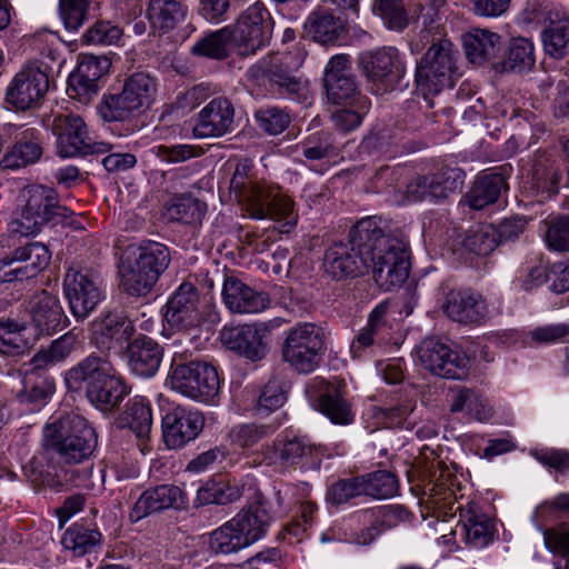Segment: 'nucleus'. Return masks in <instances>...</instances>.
I'll return each instance as SVG.
<instances>
[{
	"label": "nucleus",
	"mask_w": 569,
	"mask_h": 569,
	"mask_svg": "<svg viewBox=\"0 0 569 569\" xmlns=\"http://www.w3.org/2000/svg\"><path fill=\"white\" fill-rule=\"evenodd\" d=\"M322 269L336 281L355 279L372 270L383 290L400 287L409 276V258L403 241L387 236L375 217L358 221L350 243L337 242L323 254Z\"/></svg>",
	"instance_id": "1"
},
{
	"label": "nucleus",
	"mask_w": 569,
	"mask_h": 569,
	"mask_svg": "<svg viewBox=\"0 0 569 569\" xmlns=\"http://www.w3.org/2000/svg\"><path fill=\"white\" fill-rule=\"evenodd\" d=\"M420 40L429 47L417 61L416 83L423 93L437 94L453 86L459 51L449 38L439 32L422 30Z\"/></svg>",
	"instance_id": "2"
},
{
	"label": "nucleus",
	"mask_w": 569,
	"mask_h": 569,
	"mask_svg": "<svg viewBox=\"0 0 569 569\" xmlns=\"http://www.w3.org/2000/svg\"><path fill=\"white\" fill-rule=\"evenodd\" d=\"M43 447L56 452L70 465L88 459L97 446V435L86 419L66 415L48 423L43 429Z\"/></svg>",
	"instance_id": "3"
},
{
	"label": "nucleus",
	"mask_w": 569,
	"mask_h": 569,
	"mask_svg": "<svg viewBox=\"0 0 569 569\" xmlns=\"http://www.w3.org/2000/svg\"><path fill=\"white\" fill-rule=\"evenodd\" d=\"M170 263L168 248L157 241H146L132 248L121 263V287L131 296H146Z\"/></svg>",
	"instance_id": "4"
},
{
	"label": "nucleus",
	"mask_w": 569,
	"mask_h": 569,
	"mask_svg": "<svg viewBox=\"0 0 569 569\" xmlns=\"http://www.w3.org/2000/svg\"><path fill=\"white\" fill-rule=\"evenodd\" d=\"M56 190L34 184L21 190L8 231L19 237L36 236L56 216H66Z\"/></svg>",
	"instance_id": "5"
},
{
	"label": "nucleus",
	"mask_w": 569,
	"mask_h": 569,
	"mask_svg": "<svg viewBox=\"0 0 569 569\" xmlns=\"http://www.w3.org/2000/svg\"><path fill=\"white\" fill-rule=\"evenodd\" d=\"M157 83L144 72H136L124 80L118 94L104 96L97 107L104 121H124L151 107Z\"/></svg>",
	"instance_id": "6"
},
{
	"label": "nucleus",
	"mask_w": 569,
	"mask_h": 569,
	"mask_svg": "<svg viewBox=\"0 0 569 569\" xmlns=\"http://www.w3.org/2000/svg\"><path fill=\"white\" fill-rule=\"evenodd\" d=\"M167 385L187 398L206 403H214L221 389L216 367L198 360L177 363V353L167 376Z\"/></svg>",
	"instance_id": "7"
},
{
	"label": "nucleus",
	"mask_w": 569,
	"mask_h": 569,
	"mask_svg": "<svg viewBox=\"0 0 569 569\" xmlns=\"http://www.w3.org/2000/svg\"><path fill=\"white\" fill-rule=\"evenodd\" d=\"M325 330L310 322L290 328L287 332L282 357L299 372H312L320 363L325 350Z\"/></svg>",
	"instance_id": "8"
},
{
	"label": "nucleus",
	"mask_w": 569,
	"mask_h": 569,
	"mask_svg": "<svg viewBox=\"0 0 569 569\" xmlns=\"http://www.w3.org/2000/svg\"><path fill=\"white\" fill-rule=\"evenodd\" d=\"M49 90V67L33 59L12 77L6 90V101L17 110L37 107Z\"/></svg>",
	"instance_id": "9"
},
{
	"label": "nucleus",
	"mask_w": 569,
	"mask_h": 569,
	"mask_svg": "<svg viewBox=\"0 0 569 569\" xmlns=\"http://www.w3.org/2000/svg\"><path fill=\"white\" fill-rule=\"evenodd\" d=\"M52 132L56 136L57 152L62 158L106 153L110 149L109 143L96 140L82 118L72 113L56 116Z\"/></svg>",
	"instance_id": "10"
},
{
	"label": "nucleus",
	"mask_w": 569,
	"mask_h": 569,
	"mask_svg": "<svg viewBox=\"0 0 569 569\" xmlns=\"http://www.w3.org/2000/svg\"><path fill=\"white\" fill-rule=\"evenodd\" d=\"M272 29L269 11L262 2L257 1L242 12L230 34L241 54H251L269 41Z\"/></svg>",
	"instance_id": "11"
},
{
	"label": "nucleus",
	"mask_w": 569,
	"mask_h": 569,
	"mask_svg": "<svg viewBox=\"0 0 569 569\" xmlns=\"http://www.w3.org/2000/svg\"><path fill=\"white\" fill-rule=\"evenodd\" d=\"M249 171L248 164H238L230 181V190L251 218L266 219L279 190L266 182L252 180Z\"/></svg>",
	"instance_id": "12"
},
{
	"label": "nucleus",
	"mask_w": 569,
	"mask_h": 569,
	"mask_svg": "<svg viewBox=\"0 0 569 569\" xmlns=\"http://www.w3.org/2000/svg\"><path fill=\"white\" fill-rule=\"evenodd\" d=\"M166 320L178 332L196 338L202 323L201 302L191 283H181L167 303Z\"/></svg>",
	"instance_id": "13"
},
{
	"label": "nucleus",
	"mask_w": 569,
	"mask_h": 569,
	"mask_svg": "<svg viewBox=\"0 0 569 569\" xmlns=\"http://www.w3.org/2000/svg\"><path fill=\"white\" fill-rule=\"evenodd\" d=\"M419 359L431 373L446 379H463L470 369V359L436 339H426L419 348Z\"/></svg>",
	"instance_id": "14"
},
{
	"label": "nucleus",
	"mask_w": 569,
	"mask_h": 569,
	"mask_svg": "<svg viewBox=\"0 0 569 569\" xmlns=\"http://www.w3.org/2000/svg\"><path fill=\"white\" fill-rule=\"evenodd\" d=\"M443 312L453 321L480 326L500 313V308L489 303L479 292L452 290L442 305Z\"/></svg>",
	"instance_id": "15"
},
{
	"label": "nucleus",
	"mask_w": 569,
	"mask_h": 569,
	"mask_svg": "<svg viewBox=\"0 0 569 569\" xmlns=\"http://www.w3.org/2000/svg\"><path fill=\"white\" fill-rule=\"evenodd\" d=\"M359 62L367 79L386 89L393 88L406 73V64L393 47L362 52Z\"/></svg>",
	"instance_id": "16"
},
{
	"label": "nucleus",
	"mask_w": 569,
	"mask_h": 569,
	"mask_svg": "<svg viewBox=\"0 0 569 569\" xmlns=\"http://www.w3.org/2000/svg\"><path fill=\"white\" fill-rule=\"evenodd\" d=\"M50 260L51 252L41 242L19 247L11 256L0 259V282L13 278H32L46 269Z\"/></svg>",
	"instance_id": "17"
},
{
	"label": "nucleus",
	"mask_w": 569,
	"mask_h": 569,
	"mask_svg": "<svg viewBox=\"0 0 569 569\" xmlns=\"http://www.w3.org/2000/svg\"><path fill=\"white\" fill-rule=\"evenodd\" d=\"M299 66V59L295 58L291 53H276L251 66L248 70V74L253 79L270 77L289 94L305 97L308 92L307 83L291 74Z\"/></svg>",
	"instance_id": "18"
},
{
	"label": "nucleus",
	"mask_w": 569,
	"mask_h": 569,
	"mask_svg": "<svg viewBox=\"0 0 569 569\" xmlns=\"http://www.w3.org/2000/svg\"><path fill=\"white\" fill-rule=\"evenodd\" d=\"M270 331L263 323L224 327L221 330V341L230 350L250 359L259 361L267 353L266 339Z\"/></svg>",
	"instance_id": "19"
},
{
	"label": "nucleus",
	"mask_w": 569,
	"mask_h": 569,
	"mask_svg": "<svg viewBox=\"0 0 569 569\" xmlns=\"http://www.w3.org/2000/svg\"><path fill=\"white\" fill-rule=\"evenodd\" d=\"M234 108L226 98H214L194 117L192 134L196 138L222 137L233 130Z\"/></svg>",
	"instance_id": "20"
},
{
	"label": "nucleus",
	"mask_w": 569,
	"mask_h": 569,
	"mask_svg": "<svg viewBox=\"0 0 569 569\" xmlns=\"http://www.w3.org/2000/svg\"><path fill=\"white\" fill-rule=\"evenodd\" d=\"M63 291L72 315L78 319H84L101 300L97 282L89 274L73 269L64 276Z\"/></svg>",
	"instance_id": "21"
},
{
	"label": "nucleus",
	"mask_w": 569,
	"mask_h": 569,
	"mask_svg": "<svg viewBox=\"0 0 569 569\" xmlns=\"http://www.w3.org/2000/svg\"><path fill=\"white\" fill-rule=\"evenodd\" d=\"M463 173L458 168H442L440 172L417 177L407 186L409 201L446 198L449 192L461 188Z\"/></svg>",
	"instance_id": "22"
},
{
	"label": "nucleus",
	"mask_w": 569,
	"mask_h": 569,
	"mask_svg": "<svg viewBox=\"0 0 569 569\" xmlns=\"http://www.w3.org/2000/svg\"><path fill=\"white\" fill-rule=\"evenodd\" d=\"M203 426L204 419L199 411L177 407L162 419L164 442L169 448H180L196 439Z\"/></svg>",
	"instance_id": "23"
},
{
	"label": "nucleus",
	"mask_w": 569,
	"mask_h": 569,
	"mask_svg": "<svg viewBox=\"0 0 569 569\" xmlns=\"http://www.w3.org/2000/svg\"><path fill=\"white\" fill-rule=\"evenodd\" d=\"M187 506L184 491L174 485H160L144 490L130 511V520L138 522L149 515L166 509H182Z\"/></svg>",
	"instance_id": "24"
},
{
	"label": "nucleus",
	"mask_w": 569,
	"mask_h": 569,
	"mask_svg": "<svg viewBox=\"0 0 569 569\" xmlns=\"http://www.w3.org/2000/svg\"><path fill=\"white\" fill-rule=\"evenodd\" d=\"M133 332L131 320L121 311L102 313L91 323V340L98 348L121 347Z\"/></svg>",
	"instance_id": "25"
},
{
	"label": "nucleus",
	"mask_w": 569,
	"mask_h": 569,
	"mask_svg": "<svg viewBox=\"0 0 569 569\" xmlns=\"http://www.w3.org/2000/svg\"><path fill=\"white\" fill-rule=\"evenodd\" d=\"M28 311L31 318V332L36 339L40 335L50 336L62 325L63 310L58 298L47 291L36 293L29 301Z\"/></svg>",
	"instance_id": "26"
},
{
	"label": "nucleus",
	"mask_w": 569,
	"mask_h": 569,
	"mask_svg": "<svg viewBox=\"0 0 569 569\" xmlns=\"http://www.w3.org/2000/svg\"><path fill=\"white\" fill-rule=\"evenodd\" d=\"M273 517L267 501L257 495L254 499L239 511L231 520L248 546L257 542L268 531Z\"/></svg>",
	"instance_id": "27"
},
{
	"label": "nucleus",
	"mask_w": 569,
	"mask_h": 569,
	"mask_svg": "<svg viewBox=\"0 0 569 569\" xmlns=\"http://www.w3.org/2000/svg\"><path fill=\"white\" fill-rule=\"evenodd\" d=\"M226 307L236 313H258L269 306V298L257 292L234 277H228L222 287Z\"/></svg>",
	"instance_id": "28"
},
{
	"label": "nucleus",
	"mask_w": 569,
	"mask_h": 569,
	"mask_svg": "<svg viewBox=\"0 0 569 569\" xmlns=\"http://www.w3.org/2000/svg\"><path fill=\"white\" fill-rule=\"evenodd\" d=\"M321 455L322 448L307 437L281 435L274 442V461L279 460L282 466L305 463L308 459H315L312 465H317Z\"/></svg>",
	"instance_id": "29"
},
{
	"label": "nucleus",
	"mask_w": 569,
	"mask_h": 569,
	"mask_svg": "<svg viewBox=\"0 0 569 569\" xmlns=\"http://www.w3.org/2000/svg\"><path fill=\"white\" fill-rule=\"evenodd\" d=\"M163 351L152 339L137 338L128 348V366L132 373L150 378L159 370Z\"/></svg>",
	"instance_id": "30"
},
{
	"label": "nucleus",
	"mask_w": 569,
	"mask_h": 569,
	"mask_svg": "<svg viewBox=\"0 0 569 569\" xmlns=\"http://www.w3.org/2000/svg\"><path fill=\"white\" fill-rule=\"evenodd\" d=\"M114 370L106 358L90 355L66 372L64 381L69 390H79L84 383L88 390Z\"/></svg>",
	"instance_id": "31"
},
{
	"label": "nucleus",
	"mask_w": 569,
	"mask_h": 569,
	"mask_svg": "<svg viewBox=\"0 0 569 569\" xmlns=\"http://www.w3.org/2000/svg\"><path fill=\"white\" fill-rule=\"evenodd\" d=\"M460 519L466 542L472 548H483L493 540L495 529L489 517L480 512L476 505L468 503L461 509Z\"/></svg>",
	"instance_id": "32"
},
{
	"label": "nucleus",
	"mask_w": 569,
	"mask_h": 569,
	"mask_svg": "<svg viewBox=\"0 0 569 569\" xmlns=\"http://www.w3.org/2000/svg\"><path fill=\"white\" fill-rule=\"evenodd\" d=\"M501 37L487 29H475L463 38L467 58L481 64L497 56L501 48Z\"/></svg>",
	"instance_id": "33"
},
{
	"label": "nucleus",
	"mask_w": 569,
	"mask_h": 569,
	"mask_svg": "<svg viewBox=\"0 0 569 569\" xmlns=\"http://www.w3.org/2000/svg\"><path fill=\"white\" fill-rule=\"evenodd\" d=\"M118 426L130 429L141 441L146 440L152 428L150 402L143 397L131 399L127 409L120 415Z\"/></svg>",
	"instance_id": "34"
},
{
	"label": "nucleus",
	"mask_w": 569,
	"mask_h": 569,
	"mask_svg": "<svg viewBox=\"0 0 569 569\" xmlns=\"http://www.w3.org/2000/svg\"><path fill=\"white\" fill-rule=\"evenodd\" d=\"M207 212V204L189 194L172 197L163 208V217L171 222L184 224L201 223Z\"/></svg>",
	"instance_id": "35"
},
{
	"label": "nucleus",
	"mask_w": 569,
	"mask_h": 569,
	"mask_svg": "<svg viewBox=\"0 0 569 569\" xmlns=\"http://www.w3.org/2000/svg\"><path fill=\"white\" fill-rule=\"evenodd\" d=\"M242 495V486L237 480L221 478L209 480L202 485L196 495V502L199 506L227 505L238 500Z\"/></svg>",
	"instance_id": "36"
},
{
	"label": "nucleus",
	"mask_w": 569,
	"mask_h": 569,
	"mask_svg": "<svg viewBox=\"0 0 569 569\" xmlns=\"http://www.w3.org/2000/svg\"><path fill=\"white\" fill-rule=\"evenodd\" d=\"M533 43L522 37L512 38L507 47L503 59L496 64L500 72H522L535 64Z\"/></svg>",
	"instance_id": "37"
},
{
	"label": "nucleus",
	"mask_w": 569,
	"mask_h": 569,
	"mask_svg": "<svg viewBox=\"0 0 569 569\" xmlns=\"http://www.w3.org/2000/svg\"><path fill=\"white\" fill-rule=\"evenodd\" d=\"M126 395L127 389L116 370L87 390L89 401L102 410L117 406Z\"/></svg>",
	"instance_id": "38"
},
{
	"label": "nucleus",
	"mask_w": 569,
	"mask_h": 569,
	"mask_svg": "<svg viewBox=\"0 0 569 569\" xmlns=\"http://www.w3.org/2000/svg\"><path fill=\"white\" fill-rule=\"evenodd\" d=\"M340 22L328 9L316 8L305 21L306 33L315 41L329 43L338 38Z\"/></svg>",
	"instance_id": "39"
},
{
	"label": "nucleus",
	"mask_w": 569,
	"mask_h": 569,
	"mask_svg": "<svg viewBox=\"0 0 569 569\" xmlns=\"http://www.w3.org/2000/svg\"><path fill=\"white\" fill-rule=\"evenodd\" d=\"M101 533L91 527L82 523H74L69 527L61 539L64 549L70 550L76 557H82L92 552L101 542Z\"/></svg>",
	"instance_id": "40"
},
{
	"label": "nucleus",
	"mask_w": 569,
	"mask_h": 569,
	"mask_svg": "<svg viewBox=\"0 0 569 569\" xmlns=\"http://www.w3.org/2000/svg\"><path fill=\"white\" fill-rule=\"evenodd\" d=\"M184 8L174 0H150L147 17L154 29L172 30L184 19Z\"/></svg>",
	"instance_id": "41"
},
{
	"label": "nucleus",
	"mask_w": 569,
	"mask_h": 569,
	"mask_svg": "<svg viewBox=\"0 0 569 569\" xmlns=\"http://www.w3.org/2000/svg\"><path fill=\"white\" fill-rule=\"evenodd\" d=\"M503 186L505 179L501 174L489 173L479 177L467 194L468 204L472 209L480 210L495 203Z\"/></svg>",
	"instance_id": "42"
},
{
	"label": "nucleus",
	"mask_w": 569,
	"mask_h": 569,
	"mask_svg": "<svg viewBox=\"0 0 569 569\" xmlns=\"http://www.w3.org/2000/svg\"><path fill=\"white\" fill-rule=\"evenodd\" d=\"M36 341V335L26 323L7 321L0 323V352L14 355L23 351Z\"/></svg>",
	"instance_id": "43"
},
{
	"label": "nucleus",
	"mask_w": 569,
	"mask_h": 569,
	"mask_svg": "<svg viewBox=\"0 0 569 569\" xmlns=\"http://www.w3.org/2000/svg\"><path fill=\"white\" fill-rule=\"evenodd\" d=\"M542 43L546 53L556 59L566 56L569 49V16L562 14L558 20L551 21L542 32Z\"/></svg>",
	"instance_id": "44"
},
{
	"label": "nucleus",
	"mask_w": 569,
	"mask_h": 569,
	"mask_svg": "<svg viewBox=\"0 0 569 569\" xmlns=\"http://www.w3.org/2000/svg\"><path fill=\"white\" fill-rule=\"evenodd\" d=\"M363 496L373 499H389L398 493L399 481L389 470H378L361 476Z\"/></svg>",
	"instance_id": "45"
},
{
	"label": "nucleus",
	"mask_w": 569,
	"mask_h": 569,
	"mask_svg": "<svg viewBox=\"0 0 569 569\" xmlns=\"http://www.w3.org/2000/svg\"><path fill=\"white\" fill-rule=\"evenodd\" d=\"M451 411H466L473 419L485 422L493 416V409L488 400L473 390H459L452 400Z\"/></svg>",
	"instance_id": "46"
},
{
	"label": "nucleus",
	"mask_w": 569,
	"mask_h": 569,
	"mask_svg": "<svg viewBox=\"0 0 569 569\" xmlns=\"http://www.w3.org/2000/svg\"><path fill=\"white\" fill-rule=\"evenodd\" d=\"M209 547L216 555H230L249 546L236 526L232 525V520H229L210 533Z\"/></svg>",
	"instance_id": "47"
},
{
	"label": "nucleus",
	"mask_w": 569,
	"mask_h": 569,
	"mask_svg": "<svg viewBox=\"0 0 569 569\" xmlns=\"http://www.w3.org/2000/svg\"><path fill=\"white\" fill-rule=\"evenodd\" d=\"M497 230L492 226L469 229L462 240L463 248L477 256H487L497 247Z\"/></svg>",
	"instance_id": "48"
},
{
	"label": "nucleus",
	"mask_w": 569,
	"mask_h": 569,
	"mask_svg": "<svg viewBox=\"0 0 569 569\" xmlns=\"http://www.w3.org/2000/svg\"><path fill=\"white\" fill-rule=\"evenodd\" d=\"M319 406L333 423L348 425L353 420L350 405L338 389L323 395L319 400Z\"/></svg>",
	"instance_id": "49"
},
{
	"label": "nucleus",
	"mask_w": 569,
	"mask_h": 569,
	"mask_svg": "<svg viewBox=\"0 0 569 569\" xmlns=\"http://www.w3.org/2000/svg\"><path fill=\"white\" fill-rule=\"evenodd\" d=\"M273 431L270 425L241 423L231 428L229 438L233 445L244 449L257 445Z\"/></svg>",
	"instance_id": "50"
},
{
	"label": "nucleus",
	"mask_w": 569,
	"mask_h": 569,
	"mask_svg": "<svg viewBox=\"0 0 569 569\" xmlns=\"http://www.w3.org/2000/svg\"><path fill=\"white\" fill-rule=\"evenodd\" d=\"M228 40H231L230 30L228 28H223L199 40L192 47L191 51L197 56L223 59L228 54Z\"/></svg>",
	"instance_id": "51"
},
{
	"label": "nucleus",
	"mask_w": 569,
	"mask_h": 569,
	"mask_svg": "<svg viewBox=\"0 0 569 569\" xmlns=\"http://www.w3.org/2000/svg\"><path fill=\"white\" fill-rule=\"evenodd\" d=\"M41 147L37 141L23 138L13 146L3 161L6 167L21 168L38 161L41 157Z\"/></svg>",
	"instance_id": "52"
},
{
	"label": "nucleus",
	"mask_w": 569,
	"mask_h": 569,
	"mask_svg": "<svg viewBox=\"0 0 569 569\" xmlns=\"http://www.w3.org/2000/svg\"><path fill=\"white\" fill-rule=\"evenodd\" d=\"M328 98L333 103H350L358 102V97H362L355 81V77L335 79L331 77L329 82H325Z\"/></svg>",
	"instance_id": "53"
},
{
	"label": "nucleus",
	"mask_w": 569,
	"mask_h": 569,
	"mask_svg": "<svg viewBox=\"0 0 569 569\" xmlns=\"http://www.w3.org/2000/svg\"><path fill=\"white\" fill-rule=\"evenodd\" d=\"M527 339L531 345H551L569 341V323H551L528 331Z\"/></svg>",
	"instance_id": "54"
},
{
	"label": "nucleus",
	"mask_w": 569,
	"mask_h": 569,
	"mask_svg": "<svg viewBox=\"0 0 569 569\" xmlns=\"http://www.w3.org/2000/svg\"><path fill=\"white\" fill-rule=\"evenodd\" d=\"M373 10L389 29L401 30L408 23L401 0H376Z\"/></svg>",
	"instance_id": "55"
},
{
	"label": "nucleus",
	"mask_w": 569,
	"mask_h": 569,
	"mask_svg": "<svg viewBox=\"0 0 569 569\" xmlns=\"http://www.w3.org/2000/svg\"><path fill=\"white\" fill-rule=\"evenodd\" d=\"M267 218L280 223V232H289L298 221L292 200L280 192L270 206V213Z\"/></svg>",
	"instance_id": "56"
},
{
	"label": "nucleus",
	"mask_w": 569,
	"mask_h": 569,
	"mask_svg": "<svg viewBox=\"0 0 569 569\" xmlns=\"http://www.w3.org/2000/svg\"><path fill=\"white\" fill-rule=\"evenodd\" d=\"M352 106L356 109H339L331 119L335 127L342 131H351L360 126L363 116L369 109V101L366 97H358V102Z\"/></svg>",
	"instance_id": "57"
},
{
	"label": "nucleus",
	"mask_w": 569,
	"mask_h": 569,
	"mask_svg": "<svg viewBox=\"0 0 569 569\" xmlns=\"http://www.w3.org/2000/svg\"><path fill=\"white\" fill-rule=\"evenodd\" d=\"M359 496H363L361 476L339 480L331 485L327 492L328 500L337 505L345 503Z\"/></svg>",
	"instance_id": "58"
},
{
	"label": "nucleus",
	"mask_w": 569,
	"mask_h": 569,
	"mask_svg": "<svg viewBox=\"0 0 569 569\" xmlns=\"http://www.w3.org/2000/svg\"><path fill=\"white\" fill-rule=\"evenodd\" d=\"M286 401V391L281 382L270 380L263 388L257 403V412L268 415L283 406Z\"/></svg>",
	"instance_id": "59"
},
{
	"label": "nucleus",
	"mask_w": 569,
	"mask_h": 569,
	"mask_svg": "<svg viewBox=\"0 0 569 569\" xmlns=\"http://www.w3.org/2000/svg\"><path fill=\"white\" fill-rule=\"evenodd\" d=\"M122 29L107 21L97 22L84 33V40L89 44L111 46L122 38Z\"/></svg>",
	"instance_id": "60"
},
{
	"label": "nucleus",
	"mask_w": 569,
	"mask_h": 569,
	"mask_svg": "<svg viewBox=\"0 0 569 569\" xmlns=\"http://www.w3.org/2000/svg\"><path fill=\"white\" fill-rule=\"evenodd\" d=\"M259 127L270 134L281 133L290 123V116L278 108H266L257 112Z\"/></svg>",
	"instance_id": "61"
},
{
	"label": "nucleus",
	"mask_w": 569,
	"mask_h": 569,
	"mask_svg": "<svg viewBox=\"0 0 569 569\" xmlns=\"http://www.w3.org/2000/svg\"><path fill=\"white\" fill-rule=\"evenodd\" d=\"M547 243L556 251H569V218L560 217L548 221Z\"/></svg>",
	"instance_id": "62"
},
{
	"label": "nucleus",
	"mask_w": 569,
	"mask_h": 569,
	"mask_svg": "<svg viewBox=\"0 0 569 569\" xmlns=\"http://www.w3.org/2000/svg\"><path fill=\"white\" fill-rule=\"evenodd\" d=\"M87 0H60V14L68 30H78L83 21Z\"/></svg>",
	"instance_id": "63"
},
{
	"label": "nucleus",
	"mask_w": 569,
	"mask_h": 569,
	"mask_svg": "<svg viewBox=\"0 0 569 569\" xmlns=\"http://www.w3.org/2000/svg\"><path fill=\"white\" fill-rule=\"evenodd\" d=\"M98 83L87 79L78 73L69 78L68 93L71 98L78 99L82 103H88L98 92Z\"/></svg>",
	"instance_id": "64"
}]
</instances>
